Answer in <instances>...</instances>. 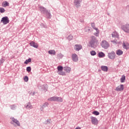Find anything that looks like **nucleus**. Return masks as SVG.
<instances>
[{"instance_id":"43","label":"nucleus","mask_w":129,"mask_h":129,"mask_svg":"<svg viewBox=\"0 0 129 129\" xmlns=\"http://www.w3.org/2000/svg\"><path fill=\"white\" fill-rule=\"evenodd\" d=\"M50 120H51V119H47V123H46V124H49L51 123V122H50Z\"/></svg>"},{"instance_id":"46","label":"nucleus","mask_w":129,"mask_h":129,"mask_svg":"<svg viewBox=\"0 0 129 129\" xmlns=\"http://www.w3.org/2000/svg\"><path fill=\"white\" fill-rule=\"evenodd\" d=\"M32 95H35V92H33L32 94Z\"/></svg>"},{"instance_id":"45","label":"nucleus","mask_w":129,"mask_h":129,"mask_svg":"<svg viewBox=\"0 0 129 129\" xmlns=\"http://www.w3.org/2000/svg\"><path fill=\"white\" fill-rule=\"evenodd\" d=\"M75 129H81L80 127H77Z\"/></svg>"},{"instance_id":"13","label":"nucleus","mask_w":129,"mask_h":129,"mask_svg":"<svg viewBox=\"0 0 129 129\" xmlns=\"http://www.w3.org/2000/svg\"><path fill=\"white\" fill-rule=\"evenodd\" d=\"M111 35H112V38H118L119 37L118 33H117L116 31H114Z\"/></svg>"},{"instance_id":"11","label":"nucleus","mask_w":129,"mask_h":129,"mask_svg":"<svg viewBox=\"0 0 129 129\" xmlns=\"http://www.w3.org/2000/svg\"><path fill=\"white\" fill-rule=\"evenodd\" d=\"M82 49V45L81 44H75L74 49L75 51H80Z\"/></svg>"},{"instance_id":"47","label":"nucleus","mask_w":129,"mask_h":129,"mask_svg":"<svg viewBox=\"0 0 129 129\" xmlns=\"http://www.w3.org/2000/svg\"><path fill=\"white\" fill-rule=\"evenodd\" d=\"M35 1H37V0H35Z\"/></svg>"},{"instance_id":"32","label":"nucleus","mask_w":129,"mask_h":129,"mask_svg":"<svg viewBox=\"0 0 129 129\" xmlns=\"http://www.w3.org/2000/svg\"><path fill=\"white\" fill-rule=\"evenodd\" d=\"M91 26L92 28L94 29V30H97V28L95 27V23L94 22L91 23Z\"/></svg>"},{"instance_id":"7","label":"nucleus","mask_w":129,"mask_h":129,"mask_svg":"<svg viewBox=\"0 0 129 129\" xmlns=\"http://www.w3.org/2000/svg\"><path fill=\"white\" fill-rule=\"evenodd\" d=\"M115 52L113 51L108 53V58H109V59H111L112 60L113 59H115Z\"/></svg>"},{"instance_id":"23","label":"nucleus","mask_w":129,"mask_h":129,"mask_svg":"<svg viewBox=\"0 0 129 129\" xmlns=\"http://www.w3.org/2000/svg\"><path fill=\"white\" fill-rule=\"evenodd\" d=\"M55 101L56 102H63V99L61 97H57Z\"/></svg>"},{"instance_id":"35","label":"nucleus","mask_w":129,"mask_h":129,"mask_svg":"<svg viewBox=\"0 0 129 129\" xmlns=\"http://www.w3.org/2000/svg\"><path fill=\"white\" fill-rule=\"evenodd\" d=\"M57 70L58 71H62L63 70V67L61 66H59L57 67Z\"/></svg>"},{"instance_id":"25","label":"nucleus","mask_w":129,"mask_h":129,"mask_svg":"<svg viewBox=\"0 0 129 129\" xmlns=\"http://www.w3.org/2000/svg\"><path fill=\"white\" fill-rule=\"evenodd\" d=\"M125 81V76L124 75H122L120 78V82L121 83H123Z\"/></svg>"},{"instance_id":"40","label":"nucleus","mask_w":129,"mask_h":129,"mask_svg":"<svg viewBox=\"0 0 129 129\" xmlns=\"http://www.w3.org/2000/svg\"><path fill=\"white\" fill-rule=\"evenodd\" d=\"M31 70H32V69L31 68V67H28L26 68V71L27 72H31Z\"/></svg>"},{"instance_id":"30","label":"nucleus","mask_w":129,"mask_h":129,"mask_svg":"<svg viewBox=\"0 0 129 129\" xmlns=\"http://www.w3.org/2000/svg\"><path fill=\"white\" fill-rule=\"evenodd\" d=\"M85 32H86V33H90L91 30L89 27H85Z\"/></svg>"},{"instance_id":"20","label":"nucleus","mask_w":129,"mask_h":129,"mask_svg":"<svg viewBox=\"0 0 129 129\" xmlns=\"http://www.w3.org/2000/svg\"><path fill=\"white\" fill-rule=\"evenodd\" d=\"M40 11L41 12V13H42L43 14H45L46 12L48 11V10H47V9H46V8H45L43 7H40Z\"/></svg>"},{"instance_id":"21","label":"nucleus","mask_w":129,"mask_h":129,"mask_svg":"<svg viewBox=\"0 0 129 129\" xmlns=\"http://www.w3.org/2000/svg\"><path fill=\"white\" fill-rule=\"evenodd\" d=\"M64 70L67 72V73H69L71 72V68L69 67H66L64 68Z\"/></svg>"},{"instance_id":"44","label":"nucleus","mask_w":129,"mask_h":129,"mask_svg":"<svg viewBox=\"0 0 129 129\" xmlns=\"http://www.w3.org/2000/svg\"><path fill=\"white\" fill-rule=\"evenodd\" d=\"M40 110L41 111H43V110H44V108H43V107L40 108Z\"/></svg>"},{"instance_id":"33","label":"nucleus","mask_w":129,"mask_h":129,"mask_svg":"<svg viewBox=\"0 0 129 129\" xmlns=\"http://www.w3.org/2000/svg\"><path fill=\"white\" fill-rule=\"evenodd\" d=\"M67 39L69 41H71V40H73V36L71 34L68 36Z\"/></svg>"},{"instance_id":"9","label":"nucleus","mask_w":129,"mask_h":129,"mask_svg":"<svg viewBox=\"0 0 129 129\" xmlns=\"http://www.w3.org/2000/svg\"><path fill=\"white\" fill-rule=\"evenodd\" d=\"M37 87H38L39 89H41L42 90H43L44 91H45V92L47 91V88H46V85L38 84L37 85Z\"/></svg>"},{"instance_id":"5","label":"nucleus","mask_w":129,"mask_h":129,"mask_svg":"<svg viewBox=\"0 0 129 129\" xmlns=\"http://www.w3.org/2000/svg\"><path fill=\"white\" fill-rule=\"evenodd\" d=\"M81 3H82V0H74V5L75 6L76 8H80L81 7Z\"/></svg>"},{"instance_id":"29","label":"nucleus","mask_w":129,"mask_h":129,"mask_svg":"<svg viewBox=\"0 0 129 129\" xmlns=\"http://www.w3.org/2000/svg\"><path fill=\"white\" fill-rule=\"evenodd\" d=\"M48 54H50V55H55L56 51H55L54 50H49Z\"/></svg>"},{"instance_id":"17","label":"nucleus","mask_w":129,"mask_h":129,"mask_svg":"<svg viewBox=\"0 0 129 129\" xmlns=\"http://www.w3.org/2000/svg\"><path fill=\"white\" fill-rule=\"evenodd\" d=\"M101 69L102 71H104V72H107V70H108V68L105 66H102L101 67Z\"/></svg>"},{"instance_id":"10","label":"nucleus","mask_w":129,"mask_h":129,"mask_svg":"<svg viewBox=\"0 0 129 129\" xmlns=\"http://www.w3.org/2000/svg\"><path fill=\"white\" fill-rule=\"evenodd\" d=\"M123 89H124V86H123L122 84H121L116 88L115 90L116 91H123Z\"/></svg>"},{"instance_id":"34","label":"nucleus","mask_w":129,"mask_h":129,"mask_svg":"<svg viewBox=\"0 0 129 129\" xmlns=\"http://www.w3.org/2000/svg\"><path fill=\"white\" fill-rule=\"evenodd\" d=\"M90 54L91 56H95L96 55V52L94 50H92L90 51Z\"/></svg>"},{"instance_id":"15","label":"nucleus","mask_w":129,"mask_h":129,"mask_svg":"<svg viewBox=\"0 0 129 129\" xmlns=\"http://www.w3.org/2000/svg\"><path fill=\"white\" fill-rule=\"evenodd\" d=\"M116 54L118 56H121V55H122L123 54V51H122V50H121L120 49H118L116 51Z\"/></svg>"},{"instance_id":"4","label":"nucleus","mask_w":129,"mask_h":129,"mask_svg":"<svg viewBox=\"0 0 129 129\" xmlns=\"http://www.w3.org/2000/svg\"><path fill=\"white\" fill-rule=\"evenodd\" d=\"M90 118L92 124H94V125H97V124H98V120L97 119V118L91 116Z\"/></svg>"},{"instance_id":"22","label":"nucleus","mask_w":129,"mask_h":129,"mask_svg":"<svg viewBox=\"0 0 129 129\" xmlns=\"http://www.w3.org/2000/svg\"><path fill=\"white\" fill-rule=\"evenodd\" d=\"M2 6L4 8H6V7H9L10 6V3H9V2H8L7 1H5L3 2Z\"/></svg>"},{"instance_id":"2","label":"nucleus","mask_w":129,"mask_h":129,"mask_svg":"<svg viewBox=\"0 0 129 129\" xmlns=\"http://www.w3.org/2000/svg\"><path fill=\"white\" fill-rule=\"evenodd\" d=\"M101 46L102 48H103V49H105V50H107V49L109 48V46H110V45L108 42L106 41L105 40H104L101 41Z\"/></svg>"},{"instance_id":"16","label":"nucleus","mask_w":129,"mask_h":129,"mask_svg":"<svg viewBox=\"0 0 129 129\" xmlns=\"http://www.w3.org/2000/svg\"><path fill=\"white\" fill-rule=\"evenodd\" d=\"M122 47L123 49H126V50H128L129 49V44L128 43H125L124 42L122 44Z\"/></svg>"},{"instance_id":"24","label":"nucleus","mask_w":129,"mask_h":129,"mask_svg":"<svg viewBox=\"0 0 129 129\" xmlns=\"http://www.w3.org/2000/svg\"><path fill=\"white\" fill-rule=\"evenodd\" d=\"M56 96H53L48 99V101H56Z\"/></svg>"},{"instance_id":"42","label":"nucleus","mask_w":129,"mask_h":129,"mask_svg":"<svg viewBox=\"0 0 129 129\" xmlns=\"http://www.w3.org/2000/svg\"><path fill=\"white\" fill-rule=\"evenodd\" d=\"M58 74H59V75H62V76H63L64 75H65V72H62V71H60L59 72Z\"/></svg>"},{"instance_id":"39","label":"nucleus","mask_w":129,"mask_h":129,"mask_svg":"<svg viewBox=\"0 0 129 129\" xmlns=\"http://www.w3.org/2000/svg\"><path fill=\"white\" fill-rule=\"evenodd\" d=\"M6 61V60H5V59H4L3 58H2L1 59H0V65H2V64H3V63Z\"/></svg>"},{"instance_id":"19","label":"nucleus","mask_w":129,"mask_h":129,"mask_svg":"<svg viewBox=\"0 0 129 129\" xmlns=\"http://www.w3.org/2000/svg\"><path fill=\"white\" fill-rule=\"evenodd\" d=\"M105 56V54L104 53L102 52V51L100 52L98 54V57L99 58H103V57Z\"/></svg>"},{"instance_id":"26","label":"nucleus","mask_w":129,"mask_h":129,"mask_svg":"<svg viewBox=\"0 0 129 129\" xmlns=\"http://www.w3.org/2000/svg\"><path fill=\"white\" fill-rule=\"evenodd\" d=\"M26 108H30V109H32V108H33V106L32 105V104H31V103L29 102L27 103V105L26 106Z\"/></svg>"},{"instance_id":"12","label":"nucleus","mask_w":129,"mask_h":129,"mask_svg":"<svg viewBox=\"0 0 129 129\" xmlns=\"http://www.w3.org/2000/svg\"><path fill=\"white\" fill-rule=\"evenodd\" d=\"M29 45L31 46V47H34V48H36V49H38V47H39V45H38V44L35 43L34 41H31L30 42Z\"/></svg>"},{"instance_id":"27","label":"nucleus","mask_w":129,"mask_h":129,"mask_svg":"<svg viewBox=\"0 0 129 129\" xmlns=\"http://www.w3.org/2000/svg\"><path fill=\"white\" fill-rule=\"evenodd\" d=\"M16 108H17V105L16 104H12V105H10V108L12 110H15Z\"/></svg>"},{"instance_id":"8","label":"nucleus","mask_w":129,"mask_h":129,"mask_svg":"<svg viewBox=\"0 0 129 129\" xmlns=\"http://www.w3.org/2000/svg\"><path fill=\"white\" fill-rule=\"evenodd\" d=\"M72 60H73V62H78L79 60L78 55L76 53H73L72 54Z\"/></svg>"},{"instance_id":"36","label":"nucleus","mask_w":129,"mask_h":129,"mask_svg":"<svg viewBox=\"0 0 129 129\" xmlns=\"http://www.w3.org/2000/svg\"><path fill=\"white\" fill-rule=\"evenodd\" d=\"M24 80L25 82H28V81H29V77H28L27 76H25L24 78Z\"/></svg>"},{"instance_id":"38","label":"nucleus","mask_w":129,"mask_h":129,"mask_svg":"<svg viewBox=\"0 0 129 129\" xmlns=\"http://www.w3.org/2000/svg\"><path fill=\"white\" fill-rule=\"evenodd\" d=\"M6 12V10H5L3 8H0V13L2 14H3V13H5Z\"/></svg>"},{"instance_id":"37","label":"nucleus","mask_w":129,"mask_h":129,"mask_svg":"<svg viewBox=\"0 0 129 129\" xmlns=\"http://www.w3.org/2000/svg\"><path fill=\"white\" fill-rule=\"evenodd\" d=\"M93 114H94V115H99V112L97 111H94L92 112Z\"/></svg>"},{"instance_id":"1","label":"nucleus","mask_w":129,"mask_h":129,"mask_svg":"<svg viewBox=\"0 0 129 129\" xmlns=\"http://www.w3.org/2000/svg\"><path fill=\"white\" fill-rule=\"evenodd\" d=\"M89 44L91 48H96L98 46V40L95 36H92Z\"/></svg>"},{"instance_id":"28","label":"nucleus","mask_w":129,"mask_h":129,"mask_svg":"<svg viewBox=\"0 0 129 129\" xmlns=\"http://www.w3.org/2000/svg\"><path fill=\"white\" fill-rule=\"evenodd\" d=\"M96 31V32L94 33V35L96 36V37H98L99 36V30L98 28L97 29H95Z\"/></svg>"},{"instance_id":"14","label":"nucleus","mask_w":129,"mask_h":129,"mask_svg":"<svg viewBox=\"0 0 129 129\" xmlns=\"http://www.w3.org/2000/svg\"><path fill=\"white\" fill-rule=\"evenodd\" d=\"M12 121H13V122H15V123H16V124H17L18 126H20L21 123H20V122L17 119H16L15 118H13Z\"/></svg>"},{"instance_id":"6","label":"nucleus","mask_w":129,"mask_h":129,"mask_svg":"<svg viewBox=\"0 0 129 129\" xmlns=\"http://www.w3.org/2000/svg\"><path fill=\"white\" fill-rule=\"evenodd\" d=\"M1 22H3L4 25H7V24H9V23H10V20L9 19V17H8V16L4 17L2 18Z\"/></svg>"},{"instance_id":"3","label":"nucleus","mask_w":129,"mask_h":129,"mask_svg":"<svg viewBox=\"0 0 129 129\" xmlns=\"http://www.w3.org/2000/svg\"><path fill=\"white\" fill-rule=\"evenodd\" d=\"M121 29L125 32L129 34V24H126L121 26Z\"/></svg>"},{"instance_id":"31","label":"nucleus","mask_w":129,"mask_h":129,"mask_svg":"<svg viewBox=\"0 0 129 129\" xmlns=\"http://www.w3.org/2000/svg\"><path fill=\"white\" fill-rule=\"evenodd\" d=\"M31 61H32V58H29L25 60V61L24 62V64H28L30 63V62H31Z\"/></svg>"},{"instance_id":"18","label":"nucleus","mask_w":129,"mask_h":129,"mask_svg":"<svg viewBox=\"0 0 129 129\" xmlns=\"http://www.w3.org/2000/svg\"><path fill=\"white\" fill-rule=\"evenodd\" d=\"M44 14L47 17V19H51L52 18V15H51V13L48 11L46 13H45Z\"/></svg>"},{"instance_id":"41","label":"nucleus","mask_w":129,"mask_h":129,"mask_svg":"<svg viewBox=\"0 0 129 129\" xmlns=\"http://www.w3.org/2000/svg\"><path fill=\"white\" fill-rule=\"evenodd\" d=\"M48 104L49 103H48V102L44 103V104L42 105L43 108H45V107H47Z\"/></svg>"}]
</instances>
